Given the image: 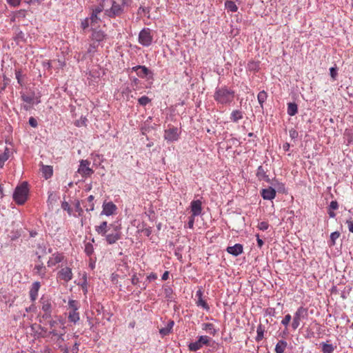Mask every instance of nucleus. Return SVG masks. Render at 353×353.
I'll return each mask as SVG.
<instances>
[{"instance_id": "1", "label": "nucleus", "mask_w": 353, "mask_h": 353, "mask_svg": "<svg viewBox=\"0 0 353 353\" xmlns=\"http://www.w3.org/2000/svg\"><path fill=\"white\" fill-rule=\"evenodd\" d=\"M234 91L225 85L217 87L213 96L214 101L221 105L230 104L234 101Z\"/></svg>"}, {"instance_id": "2", "label": "nucleus", "mask_w": 353, "mask_h": 353, "mask_svg": "<svg viewBox=\"0 0 353 353\" xmlns=\"http://www.w3.org/2000/svg\"><path fill=\"white\" fill-rule=\"evenodd\" d=\"M132 0H112L110 8L105 10V14L110 18H114L121 15L125 8L130 6Z\"/></svg>"}, {"instance_id": "3", "label": "nucleus", "mask_w": 353, "mask_h": 353, "mask_svg": "<svg viewBox=\"0 0 353 353\" xmlns=\"http://www.w3.org/2000/svg\"><path fill=\"white\" fill-rule=\"evenodd\" d=\"M28 187L27 182H23L15 188L13 199L18 205H23L28 199Z\"/></svg>"}, {"instance_id": "4", "label": "nucleus", "mask_w": 353, "mask_h": 353, "mask_svg": "<svg viewBox=\"0 0 353 353\" xmlns=\"http://www.w3.org/2000/svg\"><path fill=\"white\" fill-rule=\"evenodd\" d=\"M41 305V310L43 312L41 318L44 320H48L52 316V305L50 299L42 296L39 301Z\"/></svg>"}, {"instance_id": "5", "label": "nucleus", "mask_w": 353, "mask_h": 353, "mask_svg": "<svg viewBox=\"0 0 353 353\" xmlns=\"http://www.w3.org/2000/svg\"><path fill=\"white\" fill-rule=\"evenodd\" d=\"M153 41V35L152 34V30L148 28H145L141 30L139 34V42L143 46L148 47Z\"/></svg>"}, {"instance_id": "6", "label": "nucleus", "mask_w": 353, "mask_h": 353, "mask_svg": "<svg viewBox=\"0 0 353 353\" xmlns=\"http://www.w3.org/2000/svg\"><path fill=\"white\" fill-rule=\"evenodd\" d=\"M211 339L205 335H202L198 337V340L195 342L190 343L188 345V348L192 352H196L200 350L203 345H210Z\"/></svg>"}, {"instance_id": "7", "label": "nucleus", "mask_w": 353, "mask_h": 353, "mask_svg": "<svg viewBox=\"0 0 353 353\" xmlns=\"http://www.w3.org/2000/svg\"><path fill=\"white\" fill-rule=\"evenodd\" d=\"M179 131L176 127L172 126L164 132V139L168 142H174L179 138Z\"/></svg>"}, {"instance_id": "8", "label": "nucleus", "mask_w": 353, "mask_h": 353, "mask_svg": "<svg viewBox=\"0 0 353 353\" xmlns=\"http://www.w3.org/2000/svg\"><path fill=\"white\" fill-rule=\"evenodd\" d=\"M105 236L109 245L115 243L121 238V227L119 225H115L113 228V232L106 234Z\"/></svg>"}, {"instance_id": "9", "label": "nucleus", "mask_w": 353, "mask_h": 353, "mask_svg": "<svg viewBox=\"0 0 353 353\" xmlns=\"http://www.w3.org/2000/svg\"><path fill=\"white\" fill-rule=\"evenodd\" d=\"M90 163L88 160H81L80 161V165L78 168V172L83 176V177H88L91 176L94 171L89 167Z\"/></svg>"}, {"instance_id": "10", "label": "nucleus", "mask_w": 353, "mask_h": 353, "mask_svg": "<svg viewBox=\"0 0 353 353\" xmlns=\"http://www.w3.org/2000/svg\"><path fill=\"white\" fill-rule=\"evenodd\" d=\"M190 210L193 216H198L202 214V202L201 200H193L190 203Z\"/></svg>"}, {"instance_id": "11", "label": "nucleus", "mask_w": 353, "mask_h": 353, "mask_svg": "<svg viewBox=\"0 0 353 353\" xmlns=\"http://www.w3.org/2000/svg\"><path fill=\"white\" fill-rule=\"evenodd\" d=\"M57 275L60 279L63 280L65 282H68L72 280L73 274L70 268L65 267L59 271Z\"/></svg>"}, {"instance_id": "12", "label": "nucleus", "mask_w": 353, "mask_h": 353, "mask_svg": "<svg viewBox=\"0 0 353 353\" xmlns=\"http://www.w3.org/2000/svg\"><path fill=\"white\" fill-rule=\"evenodd\" d=\"M132 70L136 72L137 74L140 78H145L148 75L153 74V73L145 65H137L133 67Z\"/></svg>"}, {"instance_id": "13", "label": "nucleus", "mask_w": 353, "mask_h": 353, "mask_svg": "<svg viewBox=\"0 0 353 353\" xmlns=\"http://www.w3.org/2000/svg\"><path fill=\"white\" fill-rule=\"evenodd\" d=\"M64 259V256L62 253L55 252L52 256L50 257L49 260L47 262L48 267H52L56 265L57 264L62 262Z\"/></svg>"}, {"instance_id": "14", "label": "nucleus", "mask_w": 353, "mask_h": 353, "mask_svg": "<svg viewBox=\"0 0 353 353\" xmlns=\"http://www.w3.org/2000/svg\"><path fill=\"white\" fill-rule=\"evenodd\" d=\"M114 226L113 224L108 225L107 221H103L99 225L95 226V231L101 236H105L110 228H114Z\"/></svg>"}, {"instance_id": "15", "label": "nucleus", "mask_w": 353, "mask_h": 353, "mask_svg": "<svg viewBox=\"0 0 353 353\" xmlns=\"http://www.w3.org/2000/svg\"><path fill=\"white\" fill-rule=\"evenodd\" d=\"M195 296L197 299L196 301V305L198 307H203L204 310H205L207 311L210 310V307H209L208 304L202 298V296H203V291H202L201 288H199L196 291Z\"/></svg>"}, {"instance_id": "16", "label": "nucleus", "mask_w": 353, "mask_h": 353, "mask_svg": "<svg viewBox=\"0 0 353 353\" xmlns=\"http://www.w3.org/2000/svg\"><path fill=\"white\" fill-rule=\"evenodd\" d=\"M117 209V208L116 205L112 202L104 203L103 204V210L101 214L106 216H110L115 213Z\"/></svg>"}, {"instance_id": "17", "label": "nucleus", "mask_w": 353, "mask_h": 353, "mask_svg": "<svg viewBox=\"0 0 353 353\" xmlns=\"http://www.w3.org/2000/svg\"><path fill=\"white\" fill-rule=\"evenodd\" d=\"M276 190L272 187L262 189L261 191V195L265 200L274 199L276 196Z\"/></svg>"}, {"instance_id": "18", "label": "nucleus", "mask_w": 353, "mask_h": 353, "mask_svg": "<svg viewBox=\"0 0 353 353\" xmlns=\"http://www.w3.org/2000/svg\"><path fill=\"white\" fill-rule=\"evenodd\" d=\"M41 283L39 281H35L32 284L30 290V298L31 301L34 302L38 296V292L40 289Z\"/></svg>"}, {"instance_id": "19", "label": "nucleus", "mask_w": 353, "mask_h": 353, "mask_svg": "<svg viewBox=\"0 0 353 353\" xmlns=\"http://www.w3.org/2000/svg\"><path fill=\"white\" fill-rule=\"evenodd\" d=\"M226 250L229 254L237 256L243 252V248L241 244L236 243L233 246L228 247Z\"/></svg>"}, {"instance_id": "20", "label": "nucleus", "mask_w": 353, "mask_h": 353, "mask_svg": "<svg viewBox=\"0 0 353 353\" xmlns=\"http://www.w3.org/2000/svg\"><path fill=\"white\" fill-rule=\"evenodd\" d=\"M307 308L301 306L296 310L293 318L301 321L303 319H307Z\"/></svg>"}, {"instance_id": "21", "label": "nucleus", "mask_w": 353, "mask_h": 353, "mask_svg": "<svg viewBox=\"0 0 353 353\" xmlns=\"http://www.w3.org/2000/svg\"><path fill=\"white\" fill-rule=\"evenodd\" d=\"M256 175L259 181L263 180L266 182H270V178L268 175L266 174V170H265L262 165L258 167Z\"/></svg>"}, {"instance_id": "22", "label": "nucleus", "mask_w": 353, "mask_h": 353, "mask_svg": "<svg viewBox=\"0 0 353 353\" xmlns=\"http://www.w3.org/2000/svg\"><path fill=\"white\" fill-rule=\"evenodd\" d=\"M33 271L35 274L39 275L41 278H45L46 274V268L42 262L35 265Z\"/></svg>"}, {"instance_id": "23", "label": "nucleus", "mask_w": 353, "mask_h": 353, "mask_svg": "<svg viewBox=\"0 0 353 353\" xmlns=\"http://www.w3.org/2000/svg\"><path fill=\"white\" fill-rule=\"evenodd\" d=\"M106 34L102 30H94L92 34V39L94 42L99 43L105 38Z\"/></svg>"}, {"instance_id": "24", "label": "nucleus", "mask_w": 353, "mask_h": 353, "mask_svg": "<svg viewBox=\"0 0 353 353\" xmlns=\"http://www.w3.org/2000/svg\"><path fill=\"white\" fill-rule=\"evenodd\" d=\"M174 325V321L170 320L165 327L161 328L159 330V333L161 336L163 337L168 335L172 332Z\"/></svg>"}, {"instance_id": "25", "label": "nucleus", "mask_w": 353, "mask_h": 353, "mask_svg": "<svg viewBox=\"0 0 353 353\" xmlns=\"http://www.w3.org/2000/svg\"><path fill=\"white\" fill-rule=\"evenodd\" d=\"M202 330L210 335L214 336L216 334V330L212 323H205L201 325Z\"/></svg>"}, {"instance_id": "26", "label": "nucleus", "mask_w": 353, "mask_h": 353, "mask_svg": "<svg viewBox=\"0 0 353 353\" xmlns=\"http://www.w3.org/2000/svg\"><path fill=\"white\" fill-rule=\"evenodd\" d=\"M243 117V114L242 111L239 110H234L230 114V120L234 123H237L239 120L242 119Z\"/></svg>"}, {"instance_id": "27", "label": "nucleus", "mask_w": 353, "mask_h": 353, "mask_svg": "<svg viewBox=\"0 0 353 353\" xmlns=\"http://www.w3.org/2000/svg\"><path fill=\"white\" fill-rule=\"evenodd\" d=\"M68 321L73 323H77L79 319L80 316L78 310H70L68 312Z\"/></svg>"}, {"instance_id": "28", "label": "nucleus", "mask_w": 353, "mask_h": 353, "mask_svg": "<svg viewBox=\"0 0 353 353\" xmlns=\"http://www.w3.org/2000/svg\"><path fill=\"white\" fill-rule=\"evenodd\" d=\"M165 298L168 301H172L173 299V290L170 285H164L163 287Z\"/></svg>"}, {"instance_id": "29", "label": "nucleus", "mask_w": 353, "mask_h": 353, "mask_svg": "<svg viewBox=\"0 0 353 353\" xmlns=\"http://www.w3.org/2000/svg\"><path fill=\"white\" fill-rule=\"evenodd\" d=\"M288 346L287 341L284 340H279L275 346V352L276 353H283L286 350Z\"/></svg>"}, {"instance_id": "30", "label": "nucleus", "mask_w": 353, "mask_h": 353, "mask_svg": "<svg viewBox=\"0 0 353 353\" xmlns=\"http://www.w3.org/2000/svg\"><path fill=\"white\" fill-rule=\"evenodd\" d=\"M287 112L290 116H294L298 112V105L294 102L288 103Z\"/></svg>"}, {"instance_id": "31", "label": "nucleus", "mask_w": 353, "mask_h": 353, "mask_svg": "<svg viewBox=\"0 0 353 353\" xmlns=\"http://www.w3.org/2000/svg\"><path fill=\"white\" fill-rule=\"evenodd\" d=\"M43 176L46 179L50 178L53 174L52 167L50 165H43L41 168Z\"/></svg>"}, {"instance_id": "32", "label": "nucleus", "mask_w": 353, "mask_h": 353, "mask_svg": "<svg viewBox=\"0 0 353 353\" xmlns=\"http://www.w3.org/2000/svg\"><path fill=\"white\" fill-rule=\"evenodd\" d=\"M320 345L321 346L323 353H332L336 347L332 344H329L325 342L321 343Z\"/></svg>"}, {"instance_id": "33", "label": "nucleus", "mask_w": 353, "mask_h": 353, "mask_svg": "<svg viewBox=\"0 0 353 353\" xmlns=\"http://www.w3.org/2000/svg\"><path fill=\"white\" fill-rule=\"evenodd\" d=\"M264 332H265V327L259 324L256 329V341L259 342L261 341L263 337H264Z\"/></svg>"}, {"instance_id": "34", "label": "nucleus", "mask_w": 353, "mask_h": 353, "mask_svg": "<svg viewBox=\"0 0 353 353\" xmlns=\"http://www.w3.org/2000/svg\"><path fill=\"white\" fill-rule=\"evenodd\" d=\"M21 99L23 101H24L27 103H29V104H32V103H34V92H32L30 95H27L23 92H21Z\"/></svg>"}, {"instance_id": "35", "label": "nucleus", "mask_w": 353, "mask_h": 353, "mask_svg": "<svg viewBox=\"0 0 353 353\" xmlns=\"http://www.w3.org/2000/svg\"><path fill=\"white\" fill-rule=\"evenodd\" d=\"M225 8L232 12H236L238 10V7L233 1H226L225 2Z\"/></svg>"}, {"instance_id": "36", "label": "nucleus", "mask_w": 353, "mask_h": 353, "mask_svg": "<svg viewBox=\"0 0 353 353\" xmlns=\"http://www.w3.org/2000/svg\"><path fill=\"white\" fill-rule=\"evenodd\" d=\"M94 242V239L91 240V242H88L85 244V252L88 256H90L94 253V247L92 243Z\"/></svg>"}, {"instance_id": "37", "label": "nucleus", "mask_w": 353, "mask_h": 353, "mask_svg": "<svg viewBox=\"0 0 353 353\" xmlns=\"http://www.w3.org/2000/svg\"><path fill=\"white\" fill-rule=\"evenodd\" d=\"M268 97L267 92L264 90H262L259 92L257 95V99L259 101V103L261 105V107L263 108V103L266 101Z\"/></svg>"}, {"instance_id": "38", "label": "nucleus", "mask_w": 353, "mask_h": 353, "mask_svg": "<svg viewBox=\"0 0 353 353\" xmlns=\"http://www.w3.org/2000/svg\"><path fill=\"white\" fill-rule=\"evenodd\" d=\"M68 307L70 310H78L80 307V303L78 301L70 299L68 301Z\"/></svg>"}, {"instance_id": "39", "label": "nucleus", "mask_w": 353, "mask_h": 353, "mask_svg": "<svg viewBox=\"0 0 353 353\" xmlns=\"http://www.w3.org/2000/svg\"><path fill=\"white\" fill-rule=\"evenodd\" d=\"M8 148H6L4 152L0 154V168H1L5 161L8 159Z\"/></svg>"}, {"instance_id": "40", "label": "nucleus", "mask_w": 353, "mask_h": 353, "mask_svg": "<svg viewBox=\"0 0 353 353\" xmlns=\"http://www.w3.org/2000/svg\"><path fill=\"white\" fill-rule=\"evenodd\" d=\"M21 235V232L19 230H12L9 234V238L12 241H16Z\"/></svg>"}, {"instance_id": "41", "label": "nucleus", "mask_w": 353, "mask_h": 353, "mask_svg": "<svg viewBox=\"0 0 353 353\" xmlns=\"http://www.w3.org/2000/svg\"><path fill=\"white\" fill-rule=\"evenodd\" d=\"M37 248L39 250V252H37L36 254L38 255V259H39V260H40L41 258V254H39V252L42 255L47 254L46 248L43 244H38Z\"/></svg>"}, {"instance_id": "42", "label": "nucleus", "mask_w": 353, "mask_h": 353, "mask_svg": "<svg viewBox=\"0 0 353 353\" xmlns=\"http://www.w3.org/2000/svg\"><path fill=\"white\" fill-rule=\"evenodd\" d=\"M88 19L90 21V26H92L97 24L99 21H101V19L98 17V14H91Z\"/></svg>"}, {"instance_id": "43", "label": "nucleus", "mask_w": 353, "mask_h": 353, "mask_svg": "<svg viewBox=\"0 0 353 353\" xmlns=\"http://www.w3.org/2000/svg\"><path fill=\"white\" fill-rule=\"evenodd\" d=\"M340 236L339 232H334L330 234V245H334L336 243V240Z\"/></svg>"}, {"instance_id": "44", "label": "nucleus", "mask_w": 353, "mask_h": 353, "mask_svg": "<svg viewBox=\"0 0 353 353\" xmlns=\"http://www.w3.org/2000/svg\"><path fill=\"white\" fill-rule=\"evenodd\" d=\"M151 101V99H149L147 96H142L138 99V102L139 105L142 106H145Z\"/></svg>"}, {"instance_id": "45", "label": "nucleus", "mask_w": 353, "mask_h": 353, "mask_svg": "<svg viewBox=\"0 0 353 353\" xmlns=\"http://www.w3.org/2000/svg\"><path fill=\"white\" fill-rule=\"evenodd\" d=\"M330 75L333 80H336L338 75V68L335 65L330 68Z\"/></svg>"}, {"instance_id": "46", "label": "nucleus", "mask_w": 353, "mask_h": 353, "mask_svg": "<svg viewBox=\"0 0 353 353\" xmlns=\"http://www.w3.org/2000/svg\"><path fill=\"white\" fill-rule=\"evenodd\" d=\"M74 208L77 212H78L79 216H81L83 213V210L81 206L80 201L79 200L75 201Z\"/></svg>"}, {"instance_id": "47", "label": "nucleus", "mask_w": 353, "mask_h": 353, "mask_svg": "<svg viewBox=\"0 0 353 353\" xmlns=\"http://www.w3.org/2000/svg\"><path fill=\"white\" fill-rule=\"evenodd\" d=\"M292 319V316L290 314H288L285 316L283 319L281 321V324L287 327L289 325V323Z\"/></svg>"}, {"instance_id": "48", "label": "nucleus", "mask_w": 353, "mask_h": 353, "mask_svg": "<svg viewBox=\"0 0 353 353\" xmlns=\"http://www.w3.org/2000/svg\"><path fill=\"white\" fill-rule=\"evenodd\" d=\"M87 119L85 117H81L80 119L77 120L74 123V125L77 127H81L86 125Z\"/></svg>"}, {"instance_id": "49", "label": "nucleus", "mask_w": 353, "mask_h": 353, "mask_svg": "<svg viewBox=\"0 0 353 353\" xmlns=\"http://www.w3.org/2000/svg\"><path fill=\"white\" fill-rule=\"evenodd\" d=\"M61 208L63 210L67 211L69 215L72 214V209L70 208V205L67 201L62 202Z\"/></svg>"}, {"instance_id": "50", "label": "nucleus", "mask_w": 353, "mask_h": 353, "mask_svg": "<svg viewBox=\"0 0 353 353\" xmlns=\"http://www.w3.org/2000/svg\"><path fill=\"white\" fill-rule=\"evenodd\" d=\"M90 25V21L88 18H85L81 21V27L83 30L87 29Z\"/></svg>"}, {"instance_id": "51", "label": "nucleus", "mask_w": 353, "mask_h": 353, "mask_svg": "<svg viewBox=\"0 0 353 353\" xmlns=\"http://www.w3.org/2000/svg\"><path fill=\"white\" fill-rule=\"evenodd\" d=\"M103 5L100 4L99 6L95 7L92 9V14H99L103 10Z\"/></svg>"}, {"instance_id": "52", "label": "nucleus", "mask_w": 353, "mask_h": 353, "mask_svg": "<svg viewBox=\"0 0 353 353\" xmlns=\"http://www.w3.org/2000/svg\"><path fill=\"white\" fill-rule=\"evenodd\" d=\"M196 216H193L192 214L188 217V222L187 225V228L190 229H192L194 228V219Z\"/></svg>"}, {"instance_id": "53", "label": "nucleus", "mask_w": 353, "mask_h": 353, "mask_svg": "<svg viewBox=\"0 0 353 353\" xmlns=\"http://www.w3.org/2000/svg\"><path fill=\"white\" fill-rule=\"evenodd\" d=\"M269 227V225L267 222L261 221L258 224V228L260 230L265 231Z\"/></svg>"}, {"instance_id": "54", "label": "nucleus", "mask_w": 353, "mask_h": 353, "mask_svg": "<svg viewBox=\"0 0 353 353\" xmlns=\"http://www.w3.org/2000/svg\"><path fill=\"white\" fill-rule=\"evenodd\" d=\"M289 135L292 139H296L298 138L299 132L294 128H292L289 131Z\"/></svg>"}, {"instance_id": "55", "label": "nucleus", "mask_w": 353, "mask_h": 353, "mask_svg": "<svg viewBox=\"0 0 353 353\" xmlns=\"http://www.w3.org/2000/svg\"><path fill=\"white\" fill-rule=\"evenodd\" d=\"M248 68L250 70H256L259 68V65L256 63L251 61L248 63Z\"/></svg>"}, {"instance_id": "56", "label": "nucleus", "mask_w": 353, "mask_h": 353, "mask_svg": "<svg viewBox=\"0 0 353 353\" xmlns=\"http://www.w3.org/2000/svg\"><path fill=\"white\" fill-rule=\"evenodd\" d=\"M49 334L57 336L59 338H61L63 335V333H59L55 328L51 329V330L49 332Z\"/></svg>"}, {"instance_id": "57", "label": "nucleus", "mask_w": 353, "mask_h": 353, "mask_svg": "<svg viewBox=\"0 0 353 353\" xmlns=\"http://www.w3.org/2000/svg\"><path fill=\"white\" fill-rule=\"evenodd\" d=\"M8 3L12 7H17L21 3V0H6Z\"/></svg>"}, {"instance_id": "58", "label": "nucleus", "mask_w": 353, "mask_h": 353, "mask_svg": "<svg viewBox=\"0 0 353 353\" xmlns=\"http://www.w3.org/2000/svg\"><path fill=\"white\" fill-rule=\"evenodd\" d=\"M98 46V44H97L95 42H93L91 43L88 49V53H93L96 51V49Z\"/></svg>"}, {"instance_id": "59", "label": "nucleus", "mask_w": 353, "mask_h": 353, "mask_svg": "<svg viewBox=\"0 0 353 353\" xmlns=\"http://www.w3.org/2000/svg\"><path fill=\"white\" fill-rule=\"evenodd\" d=\"M338 208H339V204H338V202L336 201H332L330 202V204L329 205V209L330 210H334L338 209Z\"/></svg>"}, {"instance_id": "60", "label": "nucleus", "mask_w": 353, "mask_h": 353, "mask_svg": "<svg viewBox=\"0 0 353 353\" xmlns=\"http://www.w3.org/2000/svg\"><path fill=\"white\" fill-rule=\"evenodd\" d=\"M15 76H16V79L17 80L18 83H19L21 85H23V82L21 81V76H22L21 72L19 71V70L16 71Z\"/></svg>"}, {"instance_id": "61", "label": "nucleus", "mask_w": 353, "mask_h": 353, "mask_svg": "<svg viewBox=\"0 0 353 353\" xmlns=\"http://www.w3.org/2000/svg\"><path fill=\"white\" fill-rule=\"evenodd\" d=\"M28 123L33 128H36L38 125L37 121L34 117H30Z\"/></svg>"}, {"instance_id": "62", "label": "nucleus", "mask_w": 353, "mask_h": 353, "mask_svg": "<svg viewBox=\"0 0 353 353\" xmlns=\"http://www.w3.org/2000/svg\"><path fill=\"white\" fill-rule=\"evenodd\" d=\"M142 232L146 236H150L152 234V228L148 227L142 229Z\"/></svg>"}, {"instance_id": "63", "label": "nucleus", "mask_w": 353, "mask_h": 353, "mask_svg": "<svg viewBox=\"0 0 353 353\" xmlns=\"http://www.w3.org/2000/svg\"><path fill=\"white\" fill-rule=\"evenodd\" d=\"M300 323L301 321H298L295 319L293 318V321H292V327L294 330H296L298 328V327L300 325Z\"/></svg>"}, {"instance_id": "64", "label": "nucleus", "mask_w": 353, "mask_h": 353, "mask_svg": "<svg viewBox=\"0 0 353 353\" xmlns=\"http://www.w3.org/2000/svg\"><path fill=\"white\" fill-rule=\"evenodd\" d=\"M60 324V322H58L54 320H50L49 321V325L51 329L56 328Z\"/></svg>"}]
</instances>
